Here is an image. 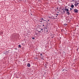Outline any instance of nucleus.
I'll use <instances>...</instances> for the list:
<instances>
[{
    "mask_svg": "<svg viewBox=\"0 0 79 79\" xmlns=\"http://www.w3.org/2000/svg\"><path fill=\"white\" fill-rule=\"evenodd\" d=\"M27 66L28 67H30V66H31V64L30 63H28L27 64Z\"/></svg>",
    "mask_w": 79,
    "mask_h": 79,
    "instance_id": "obj_3",
    "label": "nucleus"
},
{
    "mask_svg": "<svg viewBox=\"0 0 79 79\" xmlns=\"http://www.w3.org/2000/svg\"><path fill=\"white\" fill-rule=\"evenodd\" d=\"M64 26H67V24H64Z\"/></svg>",
    "mask_w": 79,
    "mask_h": 79,
    "instance_id": "obj_16",
    "label": "nucleus"
},
{
    "mask_svg": "<svg viewBox=\"0 0 79 79\" xmlns=\"http://www.w3.org/2000/svg\"><path fill=\"white\" fill-rule=\"evenodd\" d=\"M48 21H49V19L48 20V22H47V21H46V23H48Z\"/></svg>",
    "mask_w": 79,
    "mask_h": 79,
    "instance_id": "obj_19",
    "label": "nucleus"
},
{
    "mask_svg": "<svg viewBox=\"0 0 79 79\" xmlns=\"http://www.w3.org/2000/svg\"><path fill=\"white\" fill-rule=\"evenodd\" d=\"M41 20L42 21H44V18H41Z\"/></svg>",
    "mask_w": 79,
    "mask_h": 79,
    "instance_id": "obj_8",
    "label": "nucleus"
},
{
    "mask_svg": "<svg viewBox=\"0 0 79 79\" xmlns=\"http://www.w3.org/2000/svg\"><path fill=\"white\" fill-rule=\"evenodd\" d=\"M63 29H62L61 30V32H63Z\"/></svg>",
    "mask_w": 79,
    "mask_h": 79,
    "instance_id": "obj_20",
    "label": "nucleus"
},
{
    "mask_svg": "<svg viewBox=\"0 0 79 79\" xmlns=\"http://www.w3.org/2000/svg\"><path fill=\"white\" fill-rule=\"evenodd\" d=\"M40 29H41L40 30L41 31H42V30H43V29L42 28H40Z\"/></svg>",
    "mask_w": 79,
    "mask_h": 79,
    "instance_id": "obj_12",
    "label": "nucleus"
},
{
    "mask_svg": "<svg viewBox=\"0 0 79 79\" xmlns=\"http://www.w3.org/2000/svg\"><path fill=\"white\" fill-rule=\"evenodd\" d=\"M75 3H77V2H76V1L75 2Z\"/></svg>",
    "mask_w": 79,
    "mask_h": 79,
    "instance_id": "obj_36",
    "label": "nucleus"
},
{
    "mask_svg": "<svg viewBox=\"0 0 79 79\" xmlns=\"http://www.w3.org/2000/svg\"><path fill=\"white\" fill-rule=\"evenodd\" d=\"M31 14V15H32Z\"/></svg>",
    "mask_w": 79,
    "mask_h": 79,
    "instance_id": "obj_38",
    "label": "nucleus"
},
{
    "mask_svg": "<svg viewBox=\"0 0 79 79\" xmlns=\"http://www.w3.org/2000/svg\"><path fill=\"white\" fill-rule=\"evenodd\" d=\"M65 71H68V70H67L66 69L65 70Z\"/></svg>",
    "mask_w": 79,
    "mask_h": 79,
    "instance_id": "obj_29",
    "label": "nucleus"
},
{
    "mask_svg": "<svg viewBox=\"0 0 79 79\" xmlns=\"http://www.w3.org/2000/svg\"><path fill=\"white\" fill-rule=\"evenodd\" d=\"M53 18H55V17L53 16Z\"/></svg>",
    "mask_w": 79,
    "mask_h": 79,
    "instance_id": "obj_37",
    "label": "nucleus"
},
{
    "mask_svg": "<svg viewBox=\"0 0 79 79\" xmlns=\"http://www.w3.org/2000/svg\"><path fill=\"white\" fill-rule=\"evenodd\" d=\"M70 19H72V18L71 17H71H70Z\"/></svg>",
    "mask_w": 79,
    "mask_h": 79,
    "instance_id": "obj_32",
    "label": "nucleus"
},
{
    "mask_svg": "<svg viewBox=\"0 0 79 79\" xmlns=\"http://www.w3.org/2000/svg\"><path fill=\"white\" fill-rule=\"evenodd\" d=\"M67 6V7H68V6Z\"/></svg>",
    "mask_w": 79,
    "mask_h": 79,
    "instance_id": "obj_42",
    "label": "nucleus"
},
{
    "mask_svg": "<svg viewBox=\"0 0 79 79\" xmlns=\"http://www.w3.org/2000/svg\"><path fill=\"white\" fill-rule=\"evenodd\" d=\"M44 21H46V20H44Z\"/></svg>",
    "mask_w": 79,
    "mask_h": 79,
    "instance_id": "obj_33",
    "label": "nucleus"
},
{
    "mask_svg": "<svg viewBox=\"0 0 79 79\" xmlns=\"http://www.w3.org/2000/svg\"><path fill=\"white\" fill-rule=\"evenodd\" d=\"M18 48H21V45L20 44L19 45Z\"/></svg>",
    "mask_w": 79,
    "mask_h": 79,
    "instance_id": "obj_7",
    "label": "nucleus"
},
{
    "mask_svg": "<svg viewBox=\"0 0 79 79\" xmlns=\"http://www.w3.org/2000/svg\"><path fill=\"white\" fill-rule=\"evenodd\" d=\"M38 35V33H36V32H35V35Z\"/></svg>",
    "mask_w": 79,
    "mask_h": 79,
    "instance_id": "obj_11",
    "label": "nucleus"
},
{
    "mask_svg": "<svg viewBox=\"0 0 79 79\" xmlns=\"http://www.w3.org/2000/svg\"><path fill=\"white\" fill-rule=\"evenodd\" d=\"M42 32H43V31H42Z\"/></svg>",
    "mask_w": 79,
    "mask_h": 79,
    "instance_id": "obj_44",
    "label": "nucleus"
},
{
    "mask_svg": "<svg viewBox=\"0 0 79 79\" xmlns=\"http://www.w3.org/2000/svg\"><path fill=\"white\" fill-rule=\"evenodd\" d=\"M56 15L57 16H58V14H56Z\"/></svg>",
    "mask_w": 79,
    "mask_h": 79,
    "instance_id": "obj_35",
    "label": "nucleus"
},
{
    "mask_svg": "<svg viewBox=\"0 0 79 79\" xmlns=\"http://www.w3.org/2000/svg\"><path fill=\"white\" fill-rule=\"evenodd\" d=\"M71 7L73 8H74V5L72 4L71 5Z\"/></svg>",
    "mask_w": 79,
    "mask_h": 79,
    "instance_id": "obj_6",
    "label": "nucleus"
},
{
    "mask_svg": "<svg viewBox=\"0 0 79 79\" xmlns=\"http://www.w3.org/2000/svg\"><path fill=\"white\" fill-rule=\"evenodd\" d=\"M43 26L44 27V29H47V27L46 28V26L44 27V25H43Z\"/></svg>",
    "mask_w": 79,
    "mask_h": 79,
    "instance_id": "obj_9",
    "label": "nucleus"
},
{
    "mask_svg": "<svg viewBox=\"0 0 79 79\" xmlns=\"http://www.w3.org/2000/svg\"><path fill=\"white\" fill-rule=\"evenodd\" d=\"M16 50H17V49L16 48Z\"/></svg>",
    "mask_w": 79,
    "mask_h": 79,
    "instance_id": "obj_43",
    "label": "nucleus"
},
{
    "mask_svg": "<svg viewBox=\"0 0 79 79\" xmlns=\"http://www.w3.org/2000/svg\"><path fill=\"white\" fill-rule=\"evenodd\" d=\"M65 9H67L66 7H65Z\"/></svg>",
    "mask_w": 79,
    "mask_h": 79,
    "instance_id": "obj_26",
    "label": "nucleus"
},
{
    "mask_svg": "<svg viewBox=\"0 0 79 79\" xmlns=\"http://www.w3.org/2000/svg\"><path fill=\"white\" fill-rule=\"evenodd\" d=\"M64 10L66 11V12H67L68 11H69V10L68 9H64Z\"/></svg>",
    "mask_w": 79,
    "mask_h": 79,
    "instance_id": "obj_2",
    "label": "nucleus"
},
{
    "mask_svg": "<svg viewBox=\"0 0 79 79\" xmlns=\"http://www.w3.org/2000/svg\"><path fill=\"white\" fill-rule=\"evenodd\" d=\"M63 12L64 13H65V11H64V10H63Z\"/></svg>",
    "mask_w": 79,
    "mask_h": 79,
    "instance_id": "obj_27",
    "label": "nucleus"
},
{
    "mask_svg": "<svg viewBox=\"0 0 79 79\" xmlns=\"http://www.w3.org/2000/svg\"><path fill=\"white\" fill-rule=\"evenodd\" d=\"M65 69H63L62 71H65Z\"/></svg>",
    "mask_w": 79,
    "mask_h": 79,
    "instance_id": "obj_15",
    "label": "nucleus"
},
{
    "mask_svg": "<svg viewBox=\"0 0 79 79\" xmlns=\"http://www.w3.org/2000/svg\"><path fill=\"white\" fill-rule=\"evenodd\" d=\"M52 17H53V16H52L51 17V19H53V20H54V18H53Z\"/></svg>",
    "mask_w": 79,
    "mask_h": 79,
    "instance_id": "obj_10",
    "label": "nucleus"
},
{
    "mask_svg": "<svg viewBox=\"0 0 79 79\" xmlns=\"http://www.w3.org/2000/svg\"><path fill=\"white\" fill-rule=\"evenodd\" d=\"M66 14H67L68 15H69L70 13H69V11H68L67 12Z\"/></svg>",
    "mask_w": 79,
    "mask_h": 79,
    "instance_id": "obj_4",
    "label": "nucleus"
},
{
    "mask_svg": "<svg viewBox=\"0 0 79 79\" xmlns=\"http://www.w3.org/2000/svg\"><path fill=\"white\" fill-rule=\"evenodd\" d=\"M56 17H57V16H56Z\"/></svg>",
    "mask_w": 79,
    "mask_h": 79,
    "instance_id": "obj_41",
    "label": "nucleus"
},
{
    "mask_svg": "<svg viewBox=\"0 0 79 79\" xmlns=\"http://www.w3.org/2000/svg\"><path fill=\"white\" fill-rule=\"evenodd\" d=\"M40 55H41V56L43 55H42V53H41V54H40Z\"/></svg>",
    "mask_w": 79,
    "mask_h": 79,
    "instance_id": "obj_25",
    "label": "nucleus"
},
{
    "mask_svg": "<svg viewBox=\"0 0 79 79\" xmlns=\"http://www.w3.org/2000/svg\"><path fill=\"white\" fill-rule=\"evenodd\" d=\"M51 18L52 17H49V18H50V19H51Z\"/></svg>",
    "mask_w": 79,
    "mask_h": 79,
    "instance_id": "obj_21",
    "label": "nucleus"
},
{
    "mask_svg": "<svg viewBox=\"0 0 79 79\" xmlns=\"http://www.w3.org/2000/svg\"><path fill=\"white\" fill-rule=\"evenodd\" d=\"M41 58H42H42H43V55L41 56Z\"/></svg>",
    "mask_w": 79,
    "mask_h": 79,
    "instance_id": "obj_23",
    "label": "nucleus"
},
{
    "mask_svg": "<svg viewBox=\"0 0 79 79\" xmlns=\"http://www.w3.org/2000/svg\"><path fill=\"white\" fill-rule=\"evenodd\" d=\"M53 37H54V36H52V37H51V38H52V39H53Z\"/></svg>",
    "mask_w": 79,
    "mask_h": 79,
    "instance_id": "obj_24",
    "label": "nucleus"
},
{
    "mask_svg": "<svg viewBox=\"0 0 79 79\" xmlns=\"http://www.w3.org/2000/svg\"><path fill=\"white\" fill-rule=\"evenodd\" d=\"M38 32H41V31H39Z\"/></svg>",
    "mask_w": 79,
    "mask_h": 79,
    "instance_id": "obj_30",
    "label": "nucleus"
},
{
    "mask_svg": "<svg viewBox=\"0 0 79 79\" xmlns=\"http://www.w3.org/2000/svg\"><path fill=\"white\" fill-rule=\"evenodd\" d=\"M71 2H74V0H72V1H70Z\"/></svg>",
    "mask_w": 79,
    "mask_h": 79,
    "instance_id": "obj_18",
    "label": "nucleus"
},
{
    "mask_svg": "<svg viewBox=\"0 0 79 79\" xmlns=\"http://www.w3.org/2000/svg\"><path fill=\"white\" fill-rule=\"evenodd\" d=\"M78 11H79V10H77L76 9H74V12L76 13H78Z\"/></svg>",
    "mask_w": 79,
    "mask_h": 79,
    "instance_id": "obj_1",
    "label": "nucleus"
},
{
    "mask_svg": "<svg viewBox=\"0 0 79 79\" xmlns=\"http://www.w3.org/2000/svg\"><path fill=\"white\" fill-rule=\"evenodd\" d=\"M39 22H40V23H42L43 21H42L41 20H39Z\"/></svg>",
    "mask_w": 79,
    "mask_h": 79,
    "instance_id": "obj_14",
    "label": "nucleus"
},
{
    "mask_svg": "<svg viewBox=\"0 0 79 79\" xmlns=\"http://www.w3.org/2000/svg\"><path fill=\"white\" fill-rule=\"evenodd\" d=\"M57 10H58V7L57 8Z\"/></svg>",
    "mask_w": 79,
    "mask_h": 79,
    "instance_id": "obj_31",
    "label": "nucleus"
},
{
    "mask_svg": "<svg viewBox=\"0 0 79 79\" xmlns=\"http://www.w3.org/2000/svg\"><path fill=\"white\" fill-rule=\"evenodd\" d=\"M54 19H56V18H54Z\"/></svg>",
    "mask_w": 79,
    "mask_h": 79,
    "instance_id": "obj_39",
    "label": "nucleus"
},
{
    "mask_svg": "<svg viewBox=\"0 0 79 79\" xmlns=\"http://www.w3.org/2000/svg\"><path fill=\"white\" fill-rule=\"evenodd\" d=\"M59 10V11H60V10Z\"/></svg>",
    "mask_w": 79,
    "mask_h": 79,
    "instance_id": "obj_40",
    "label": "nucleus"
},
{
    "mask_svg": "<svg viewBox=\"0 0 79 79\" xmlns=\"http://www.w3.org/2000/svg\"><path fill=\"white\" fill-rule=\"evenodd\" d=\"M77 51H78V48H77Z\"/></svg>",
    "mask_w": 79,
    "mask_h": 79,
    "instance_id": "obj_34",
    "label": "nucleus"
},
{
    "mask_svg": "<svg viewBox=\"0 0 79 79\" xmlns=\"http://www.w3.org/2000/svg\"><path fill=\"white\" fill-rule=\"evenodd\" d=\"M72 10V8H70V11H71V10Z\"/></svg>",
    "mask_w": 79,
    "mask_h": 79,
    "instance_id": "obj_22",
    "label": "nucleus"
},
{
    "mask_svg": "<svg viewBox=\"0 0 79 79\" xmlns=\"http://www.w3.org/2000/svg\"><path fill=\"white\" fill-rule=\"evenodd\" d=\"M35 39V38L33 37L32 38V39H33V40H34V39Z\"/></svg>",
    "mask_w": 79,
    "mask_h": 79,
    "instance_id": "obj_17",
    "label": "nucleus"
},
{
    "mask_svg": "<svg viewBox=\"0 0 79 79\" xmlns=\"http://www.w3.org/2000/svg\"><path fill=\"white\" fill-rule=\"evenodd\" d=\"M74 5L75 7H77V6H78V5L77 4V3H75Z\"/></svg>",
    "mask_w": 79,
    "mask_h": 79,
    "instance_id": "obj_5",
    "label": "nucleus"
},
{
    "mask_svg": "<svg viewBox=\"0 0 79 79\" xmlns=\"http://www.w3.org/2000/svg\"><path fill=\"white\" fill-rule=\"evenodd\" d=\"M77 4L78 5H79V3L77 2Z\"/></svg>",
    "mask_w": 79,
    "mask_h": 79,
    "instance_id": "obj_28",
    "label": "nucleus"
},
{
    "mask_svg": "<svg viewBox=\"0 0 79 79\" xmlns=\"http://www.w3.org/2000/svg\"><path fill=\"white\" fill-rule=\"evenodd\" d=\"M48 30H47L46 31V32H46V33L47 34H48V33H49V32H48Z\"/></svg>",
    "mask_w": 79,
    "mask_h": 79,
    "instance_id": "obj_13",
    "label": "nucleus"
}]
</instances>
